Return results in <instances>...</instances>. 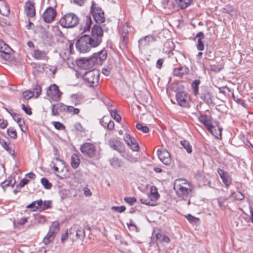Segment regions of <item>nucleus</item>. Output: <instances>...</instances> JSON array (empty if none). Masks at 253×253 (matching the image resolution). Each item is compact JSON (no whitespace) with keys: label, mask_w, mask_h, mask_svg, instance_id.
Segmentation results:
<instances>
[{"label":"nucleus","mask_w":253,"mask_h":253,"mask_svg":"<svg viewBox=\"0 0 253 253\" xmlns=\"http://www.w3.org/2000/svg\"><path fill=\"white\" fill-rule=\"evenodd\" d=\"M60 230L59 224L58 222H55L50 226L49 232L56 236Z\"/></svg>","instance_id":"e433bc0d"},{"label":"nucleus","mask_w":253,"mask_h":253,"mask_svg":"<svg viewBox=\"0 0 253 253\" xmlns=\"http://www.w3.org/2000/svg\"><path fill=\"white\" fill-rule=\"evenodd\" d=\"M55 128L58 130H64L65 128L64 125L59 122H53Z\"/></svg>","instance_id":"4d7b16f0"},{"label":"nucleus","mask_w":253,"mask_h":253,"mask_svg":"<svg viewBox=\"0 0 253 253\" xmlns=\"http://www.w3.org/2000/svg\"><path fill=\"white\" fill-rule=\"evenodd\" d=\"M60 23L65 28L74 27L79 23L78 17H61Z\"/></svg>","instance_id":"f8f14e48"},{"label":"nucleus","mask_w":253,"mask_h":253,"mask_svg":"<svg viewBox=\"0 0 253 253\" xmlns=\"http://www.w3.org/2000/svg\"><path fill=\"white\" fill-rule=\"evenodd\" d=\"M103 34V31L100 26L94 25L92 27L89 39L94 47H97L102 42Z\"/></svg>","instance_id":"7ed1b4c3"},{"label":"nucleus","mask_w":253,"mask_h":253,"mask_svg":"<svg viewBox=\"0 0 253 253\" xmlns=\"http://www.w3.org/2000/svg\"><path fill=\"white\" fill-rule=\"evenodd\" d=\"M24 11L27 16H35L34 2L28 0L25 3Z\"/></svg>","instance_id":"4be33fe9"},{"label":"nucleus","mask_w":253,"mask_h":253,"mask_svg":"<svg viewBox=\"0 0 253 253\" xmlns=\"http://www.w3.org/2000/svg\"><path fill=\"white\" fill-rule=\"evenodd\" d=\"M7 135L11 138L15 139L17 137L16 129L13 127H9L7 129Z\"/></svg>","instance_id":"37998d69"},{"label":"nucleus","mask_w":253,"mask_h":253,"mask_svg":"<svg viewBox=\"0 0 253 253\" xmlns=\"http://www.w3.org/2000/svg\"><path fill=\"white\" fill-rule=\"evenodd\" d=\"M110 114L113 118L117 122H119L121 120V116L115 111L111 110Z\"/></svg>","instance_id":"6e6d98bb"},{"label":"nucleus","mask_w":253,"mask_h":253,"mask_svg":"<svg viewBox=\"0 0 253 253\" xmlns=\"http://www.w3.org/2000/svg\"><path fill=\"white\" fill-rule=\"evenodd\" d=\"M21 107L22 110L25 112L26 114L29 115L32 114V112L30 107H27L26 106L23 104H22Z\"/></svg>","instance_id":"338daca9"},{"label":"nucleus","mask_w":253,"mask_h":253,"mask_svg":"<svg viewBox=\"0 0 253 253\" xmlns=\"http://www.w3.org/2000/svg\"><path fill=\"white\" fill-rule=\"evenodd\" d=\"M136 127L137 129L145 133H148L149 131V129L147 126H143L140 123H137L136 125Z\"/></svg>","instance_id":"3c124183"},{"label":"nucleus","mask_w":253,"mask_h":253,"mask_svg":"<svg viewBox=\"0 0 253 253\" xmlns=\"http://www.w3.org/2000/svg\"><path fill=\"white\" fill-rule=\"evenodd\" d=\"M83 79L87 86L90 87H96L99 84L100 73L97 70L86 72L83 75Z\"/></svg>","instance_id":"f03ea898"},{"label":"nucleus","mask_w":253,"mask_h":253,"mask_svg":"<svg viewBox=\"0 0 253 253\" xmlns=\"http://www.w3.org/2000/svg\"><path fill=\"white\" fill-rule=\"evenodd\" d=\"M90 12L92 16H101L104 14V11L102 8L93 0L91 2Z\"/></svg>","instance_id":"b1692460"},{"label":"nucleus","mask_w":253,"mask_h":253,"mask_svg":"<svg viewBox=\"0 0 253 253\" xmlns=\"http://www.w3.org/2000/svg\"><path fill=\"white\" fill-rule=\"evenodd\" d=\"M76 232V237L78 239H83L85 237V231L83 228L74 225L70 229V235Z\"/></svg>","instance_id":"6ab92c4d"},{"label":"nucleus","mask_w":253,"mask_h":253,"mask_svg":"<svg viewBox=\"0 0 253 253\" xmlns=\"http://www.w3.org/2000/svg\"><path fill=\"white\" fill-rule=\"evenodd\" d=\"M126 28L129 29V31L130 30L131 27L129 25V23L128 22H126L125 23L124 28H123V37L124 40L126 37V35L129 32V30L128 29H125Z\"/></svg>","instance_id":"864d4df0"},{"label":"nucleus","mask_w":253,"mask_h":253,"mask_svg":"<svg viewBox=\"0 0 253 253\" xmlns=\"http://www.w3.org/2000/svg\"><path fill=\"white\" fill-rule=\"evenodd\" d=\"M124 140L133 151H139V145L136 140L129 134H125Z\"/></svg>","instance_id":"dca6fc26"},{"label":"nucleus","mask_w":253,"mask_h":253,"mask_svg":"<svg viewBox=\"0 0 253 253\" xmlns=\"http://www.w3.org/2000/svg\"><path fill=\"white\" fill-rule=\"evenodd\" d=\"M67 105L63 103H57L53 104L51 108V114L52 116H58L61 112L66 111Z\"/></svg>","instance_id":"a211bd4d"},{"label":"nucleus","mask_w":253,"mask_h":253,"mask_svg":"<svg viewBox=\"0 0 253 253\" xmlns=\"http://www.w3.org/2000/svg\"><path fill=\"white\" fill-rule=\"evenodd\" d=\"M189 72V69L187 66H180L173 69L172 75L179 78H182L184 76L188 75Z\"/></svg>","instance_id":"f3484780"},{"label":"nucleus","mask_w":253,"mask_h":253,"mask_svg":"<svg viewBox=\"0 0 253 253\" xmlns=\"http://www.w3.org/2000/svg\"><path fill=\"white\" fill-rule=\"evenodd\" d=\"M34 96V92L31 90H26L23 92L22 96L25 100H29Z\"/></svg>","instance_id":"79ce46f5"},{"label":"nucleus","mask_w":253,"mask_h":253,"mask_svg":"<svg viewBox=\"0 0 253 253\" xmlns=\"http://www.w3.org/2000/svg\"><path fill=\"white\" fill-rule=\"evenodd\" d=\"M201 98L208 105L213 104L211 93L208 90L201 93Z\"/></svg>","instance_id":"bb28decb"},{"label":"nucleus","mask_w":253,"mask_h":253,"mask_svg":"<svg viewBox=\"0 0 253 253\" xmlns=\"http://www.w3.org/2000/svg\"><path fill=\"white\" fill-rule=\"evenodd\" d=\"M112 209L113 210L117 212H118L119 213H122L126 210V208L125 206H120V207L114 206L112 208Z\"/></svg>","instance_id":"e2e57ef3"},{"label":"nucleus","mask_w":253,"mask_h":253,"mask_svg":"<svg viewBox=\"0 0 253 253\" xmlns=\"http://www.w3.org/2000/svg\"><path fill=\"white\" fill-rule=\"evenodd\" d=\"M109 145L112 149L117 151L122 155L125 153V146L120 141L116 139H111L109 140Z\"/></svg>","instance_id":"4468645a"},{"label":"nucleus","mask_w":253,"mask_h":253,"mask_svg":"<svg viewBox=\"0 0 253 253\" xmlns=\"http://www.w3.org/2000/svg\"><path fill=\"white\" fill-rule=\"evenodd\" d=\"M201 81L199 80H195L192 84V87L193 89V94L194 95L197 96L199 92V85L200 84Z\"/></svg>","instance_id":"a19ab883"},{"label":"nucleus","mask_w":253,"mask_h":253,"mask_svg":"<svg viewBox=\"0 0 253 253\" xmlns=\"http://www.w3.org/2000/svg\"><path fill=\"white\" fill-rule=\"evenodd\" d=\"M196 38H198L196 45L197 49L200 51L203 50L204 49V45L202 40L205 38L204 33L202 32H198L196 35Z\"/></svg>","instance_id":"cd10ccee"},{"label":"nucleus","mask_w":253,"mask_h":253,"mask_svg":"<svg viewBox=\"0 0 253 253\" xmlns=\"http://www.w3.org/2000/svg\"><path fill=\"white\" fill-rule=\"evenodd\" d=\"M124 200L130 206H132L136 202V199L135 197H125Z\"/></svg>","instance_id":"5fc2aeb1"},{"label":"nucleus","mask_w":253,"mask_h":253,"mask_svg":"<svg viewBox=\"0 0 253 253\" xmlns=\"http://www.w3.org/2000/svg\"><path fill=\"white\" fill-rule=\"evenodd\" d=\"M156 41V38L152 35H148L141 38L138 41L139 47L144 48L145 46L148 45L150 42H154Z\"/></svg>","instance_id":"aec40b11"},{"label":"nucleus","mask_w":253,"mask_h":253,"mask_svg":"<svg viewBox=\"0 0 253 253\" xmlns=\"http://www.w3.org/2000/svg\"><path fill=\"white\" fill-rule=\"evenodd\" d=\"M96 23L101 24L105 22V17H93Z\"/></svg>","instance_id":"774afa93"},{"label":"nucleus","mask_w":253,"mask_h":253,"mask_svg":"<svg viewBox=\"0 0 253 253\" xmlns=\"http://www.w3.org/2000/svg\"><path fill=\"white\" fill-rule=\"evenodd\" d=\"M217 172L222 179L223 183L227 187L229 186L231 184V180L228 173L220 169H217Z\"/></svg>","instance_id":"a878e982"},{"label":"nucleus","mask_w":253,"mask_h":253,"mask_svg":"<svg viewBox=\"0 0 253 253\" xmlns=\"http://www.w3.org/2000/svg\"><path fill=\"white\" fill-rule=\"evenodd\" d=\"M153 198L149 194L147 195L146 197H142L140 199L141 203L146 205L154 206L155 205L154 202L153 200Z\"/></svg>","instance_id":"72a5a7b5"},{"label":"nucleus","mask_w":253,"mask_h":253,"mask_svg":"<svg viewBox=\"0 0 253 253\" xmlns=\"http://www.w3.org/2000/svg\"><path fill=\"white\" fill-rule=\"evenodd\" d=\"M73 115H78L80 112V110L79 108H75L72 106H67L66 108V111Z\"/></svg>","instance_id":"c03bdc74"},{"label":"nucleus","mask_w":253,"mask_h":253,"mask_svg":"<svg viewBox=\"0 0 253 253\" xmlns=\"http://www.w3.org/2000/svg\"><path fill=\"white\" fill-rule=\"evenodd\" d=\"M55 236L54 234L48 232L43 238L42 242L45 245H48L54 240Z\"/></svg>","instance_id":"58836bf2"},{"label":"nucleus","mask_w":253,"mask_h":253,"mask_svg":"<svg viewBox=\"0 0 253 253\" xmlns=\"http://www.w3.org/2000/svg\"><path fill=\"white\" fill-rule=\"evenodd\" d=\"M0 145L9 154L14 156L15 151L12 144L9 142L6 141L4 139L0 137Z\"/></svg>","instance_id":"5701e85b"},{"label":"nucleus","mask_w":253,"mask_h":253,"mask_svg":"<svg viewBox=\"0 0 253 253\" xmlns=\"http://www.w3.org/2000/svg\"><path fill=\"white\" fill-rule=\"evenodd\" d=\"M15 181L11 177H8L6 180L1 183V186L2 189L5 190V188L9 186L13 187Z\"/></svg>","instance_id":"c9c22d12"},{"label":"nucleus","mask_w":253,"mask_h":253,"mask_svg":"<svg viewBox=\"0 0 253 253\" xmlns=\"http://www.w3.org/2000/svg\"><path fill=\"white\" fill-rule=\"evenodd\" d=\"M110 164L114 168H120L123 164V161L116 157H113L109 160Z\"/></svg>","instance_id":"473e14b6"},{"label":"nucleus","mask_w":253,"mask_h":253,"mask_svg":"<svg viewBox=\"0 0 253 253\" xmlns=\"http://www.w3.org/2000/svg\"><path fill=\"white\" fill-rule=\"evenodd\" d=\"M51 166L54 169L55 174L60 178L63 179L66 177L65 174H62L61 172L65 168V162L59 158H56L51 163Z\"/></svg>","instance_id":"6e6552de"},{"label":"nucleus","mask_w":253,"mask_h":253,"mask_svg":"<svg viewBox=\"0 0 253 253\" xmlns=\"http://www.w3.org/2000/svg\"><path fill=\"white\" fill-rule=\"evenodd\" d=\"M232 96L233 100L236 102H237L239 104H241L244 107H246V103L243 100H241V99L239 98L238 96H236L233 92H232Z\"/></svg>","instance_id":"603ef678"},{"label":"nucleus","mask_w":253,"mask_h":253,"mask_svg":"<svg viewBox=\"0 0 253 253\" xmlns=\"http://www.w3.org/2000/svg\"><path fill=\"white\" fill-rule=\"evenodd\" d=\"M173 188L179 197L184 198L191 195V186L188 181L185 179L176 180L174 183Z\"/></svg>","instance_id":"f257e3e1"},{"label":"nucleus","mask_w":253,"mask_h":253,"mask_svg":"<svg viewBox=\"0 0 253 253\" xmlns=\"http://www.w3.org/2000/svg\"><path fill=\"white\" fill-rule=\"evenodd\" d=\"M76 46L80 52L83 53H86L92 48H94L89 39V35H87L81 36L77 40Z\"/></svg>","instance_id":"423d86ee"},{"label":"nucleus","mask_w":253,"mask_h":253,"mask_svg":"<svg viewBox=\"0 0 253 253\" xmlns=\"http://www.w3.org/2000/svg\"><path fill=\"white\" fill-rule=\"evenodd\" d=\"M80 159L79 156L76 154H74L72 155L71 160V165L72 167L76 169L78 168L80 164Z\"/></svg>","instance_id":"2f4dec72"},{"label":"nucleus","mask_w":253,"mask_h":253,"mask_svg":"<svg viewBox=\"0 0 253 253\" xmlns=\"http://www.w3.org/2000/svg\"><path fill=\"white\" fill-rule=\"evenodd\" d=\"M175 1L180 8L183 9L189 6L193 0H175Z\"/></svg>","instance_id":"4c0bfd02"},{"label":"nucleus","mask_w":253,"mask_h":253,"mask_svg":"<svg viewBox=\"0 0 253 253\" xmlns=\"http://www.w3.org/2000/svg\"><path fill=\"white\" fill-rule=\"evenodd\" d=\"M55 17H42L43 21L46 23H50L54 21Z\"/></svg>","instance_id":"69168bd1"},{"label":"nucleus","mask_w":253,"mask_h":253,"mask_svg":"<svg viewBox=\"0 0 253 253\" xmlns=\"http://www.w3.org/2000/svg\"><path fill=\"white\" fill-rule=\"evenodd\" d=\"M32 56L37 60H47L48 59L47 52L39 49L34 50Z\"/></svg>","instance_id":"412c9836"},{"label":"nucleus","mask_w":253,"mask_h":253,"mask_svg":"<svg viewBox=\"0 0 253 253\" xmlns=\"http://www.w3.org/2000/svg\"><path fill=\"white\" fill-rule=\"evenodd\" d=\"M12 49L10 46H6L3 50L0 51V56L3 59L6 61H10L11 59V56L10 52Z\"/></svg>","instance_id":"c85d7f7f"},{"label":"nucleus","mask_w":253,"mask_h":253,"mask_svg":"<svg viewBox=\"0 0 253 253\" xmlns=\"http://www.w3.org/2000/svg\"><path fill=\"white\" fill-rule=\"evenodd\" d=\"M219 91L220 93H223L224 95H226L231 91V90L228 87L225 86L219 88Z\"/></svg>","instance_id":"680f3d73"},{"label":"nucleus","mask_w":253,"mask_h":253,"mask_svg":"<svg viewBox=\"0 0 253 253\" xmlns=\"http://www.w3.org/2000/svg\"><path fill=\"white\" fill-rule=\"evenodd\" d=\"M74 126H75V129L79 131H80V132H84L85 131L84 128L83 127V126H82V125L80 123H76L75 124Z\"/></svg>","instance_id":"0e129e2a"},{"label":"nucleus","mask_w":253,"mask_h":253,"mask_svg":"<svg viewBox=\"0 0 253 253\" xmlns=\"http://www.w3.org/2000/svg\"><path fill=\"white\" fill-rule=\"evenodd\" d=\"M111 120L109 119V117L104 116L100 120V123L102 126L106 128V126L108 125L109 121Z\"/></svg>","instance_id":"13d9d810"},{"label":"nucleus","mask_w":253,"mask_h":253,"mask_svg":"<svg viewBox=\"0 0 253 253\" xmlns=\"http://www.w3.org/2000/svg\"><path fill=\"white\" fill-rule=\"evenodd\" d=\"M155 200L158 199L159 195L157 191V189L155 186H152L151 188V192L149 194Z\"/></svg>","instance_id":"de8ad7c7"},{"label":"nucleus","mask_w":253,"mask_h":253,"mask_svg":"<svg viewBox=\"0 0 253 253\" xmlns=\"http://www.w3.org/2000/svg\"><path fill=\"white\" fill-rule=\"evenodd\" d=\"M103 34V31L100 26L94 25L92 27L89 39L94 47H97L102 42Z\"/></svg>","instance_id":"20e7f679"},{"label":"nucleus","mask_w":253,"mask_h":253,"mask_svg":"<svg viewBox=\"0 0 253 253\" xmlns=\"http://www.w3.org/2000/svg\"><path fill=\"white\" fill-rule=\"evenodd\" d=\"M92 24L91 17H86L85 23L81 25V29L84 32H87L90 30Z\"/></svg>","instance_id":"f704fd0d"},{"label":"nucleus","mask_w":253,"mask_h":253,"mask_svg":"<svg viewBox=\"0 0 253 253\" xmlns=\"http://www.w3.org/2000/svg\"><path fill=\"white\" fill-rule=\"evenodd\" d=\"M175 96L179 105L182 107H189L191 98L188 93L185 91H178L176 93Z\"/></svg>","instance_id":"9d476101"},{"label":"nucleus","mask_w":253,"mask_h":253,"mask_svg":"<svg viewBox=\"0 0 253 253\" xmlns=\"http://www.w3.org/2000/svg\"><path fill=\"white\" fill-rule=\"evenodd\" d=\"M46 94L52 100L58 101L60 99L62 93L59 90L56 84H53L48 87Z\"/></svg>","instance_id":"9b49d317"},{"label":"nucleus","mask_w":253,"mask_h":253,"mask_svg":"<svg viewBox=\"0 0 253 253\" xmlns=\"http://www.w3.org/2000/svg\"><path fill=\"white\" fill-rule=\"evenodd\" d=\"M96 63V58L92 55L87 58H81L77 61V65L84 70L91 69Z\"/></svg>","instance_id":"1a4fd4ad"},{"label":"nucleus","mask_w":253,"mask_h":253,"mask_svg":"<svg viewBox=\"0 0 253 253\" xmlns=\"http://www.w3.org/2000/svg\"><path fill=\"white\" fill-rule=\"evenodd\" d=\"M107 55V50L102 49L100 51L93 53L92 55L95 57L97 64H101L102 62L106 59Z\"/></svg>","instance_id":"393cba45"},{"label":"nucleus","mask_w":253,"mask_h":253,"mask_svg":"<svg viewBox=\"0 0 253 253\" xmlns=\"http://www.w3.org/2000/svg\"><path fill=\"white\" fill-rule=\"evenodd\" d=\"M222 12L224 14L230 15L231 16H237L239 14L238 11L232 6L230 5H226L222 8Z\"/></svg>","instance_id":"c756f323"},{"label":"nucleus","mask_w":253,"mask_h":253,"mask_svg":"<svg viewBox=\"0 0 253 253\" xmlns=\"http://www.w3.org/2000/svg\"><path fill=\"white\" fill-rule=\"evenodd\" d=\"M180 143L188 153L190 154L192 153V146L188 141L185 140H181Z\"/></svg>","instance_id":"ea45409f"},{"label":"nucleus","mask_w":253,"mask_h":253,"mask_svg":"<svg viewBox=\"0 0 253 253\" xmlns=\"http://www.w3.org/2000/svg\"><path fill=\"white\" fill-rule=\"evenodd\" d=\"M33 89L34 92L36 93V98H38L40 96L42 93V87L40 85L36 84L33 85Z\"/></svg>","instance_id":"8fccbe9b"},{"label":"nucleus","mask_w":253,"mask_h":253,"mask_svg":"<svg viewBox=\"0 0 253 253\" xmlns=\"http://www.w3.org/2000/svg\"><path fill=\"white\" fill-rule=\"evenodd\" d=\"M82 153L86 157L93 158L96 155V150L95 145L92 143L85 142L81 145L80 148Z\"/></svg>","instance_id":"0eeeda50"},{"label":"nucleus","mask_w":253,"mask_h":253,"mask_svg":"<svg viewBox=\"0 0 253 253\" xmlns=\"http://www.w3.org/2000/svg\"><path fill=\"white\" fill-rule=\"evenodd\" d=\"M157 154L159 159L166 165H169L171 163V159L169 152L166 149L157 150Z\"/></svg>","instance_id":"2eb2a0df"},{"label":"nucleus","mask_w":253,"mask_h":253,"mask_svg":"<svg viewBox=\"0 0 253 253\" xmlns=\"http://www.w3.org/2000/svg\"><path fill=\"white\" fill-rule=\"evenodd\" d=\"M71 235H70V230L69 231H67L65 233L63 234L61 236V243L64 244L66 241L69 238L71 237Z\"/></svg>","instance_id":"bf43d9fd"},{"label":"nucleus","mask_w":253,"mask_h":253,"mask_svg":"<svg viewBox=\"0 0 253 253\" xmlns=\"http://www.w3.org/2000/svg\"><path fill=\"white\" fill-rule=\"evenodd\" d=\"M17 123L18 124L21 131L25 132L26 131V127H25V121L24 119L22 118Z\"/></svg>","instance_id":"052dcab7"},{"label":"nucleus","mask_w":253,"mask_h":253,"mask_svg":"<svg viewBox=\"0 0 253 253\" xmlns=\"http://www.w3.org/2000/svg\"><path fill=\"white\" fill-rule=\"evenodd\" d=\"M198 120L209 131L212 133V129L214 128V126L212 124V117L211 115L201 114L198 117Z\"/></svg>","instance_id":"ddd939ff"},{"label":"nucleus","mask_w":253,"mask_h":253,"mask_svg":"<svg viewBox=\"0 0 253 253\" xmlns=\"http://www.w3.org/2000/svg\"><path fill=\"white\" fill-rule=\"evenodd\" d=\"M42 205V201L39 200L33 202L31 204L27 206V208L32 209L33 211H36L38 210H41V208Z\"/></svg>","instance_id":"7c9ffc66"},{"label":"nucleus","mask_w":253,"mask_h":253,"mask_svg":"<svg viewBox=\"0 0 253 253\" xmlns=\"http://www.w3.org/2000/svg\"><path fill=\"white\" fill-rule=\"evenodd\" d=\"M42 16H56V11L52 7H48L44 12Z\"/></svg>","instance_id":"a18cd8bd"},{"label":"nucleus","mask_w":253,"mask_h":253,"mask_svg":"<svg viewBox=\"0 0 253 253\" xmlns=\"http://www.w3.org/2000/svg\"><path fill=\"white\" fill-rule=\"evenodd\" d=\"M41 183L46 189H50L52 187V184L49 182V181L45 178L42 177L41 180Z\"/></svg>","instance_id":"49530a36"},{"label":"nucleus","mask_w":253,"mask_h":253,"mask_svg":"<svg viewBox=\"0 0 253 253\" xmlns=\"http://www.w3.org/2000/svg\"><path fill=\"white\" fill-rule=\"evenodd\" d=\"M103 34V31L100 26L94 25L92 27L89 39L94 47H97L102 42Z\"/></svg>","instance_id":"39448f33"},{"label":"nucleus","mask_w":253,"mask_h":253,"mask_svg":"<svg viewBox=\"0 0 253 253\" xmlns=\"http://www.w3.org/2000/svg\"><path fill=\"white\" fill-rule=\"evenodd\" d=\"M190 223L192 224H196L199 221V218L192 215L191 214H188L185 216Z\"/></svg>","instance_id":"09e8293b"}]
</instances>
